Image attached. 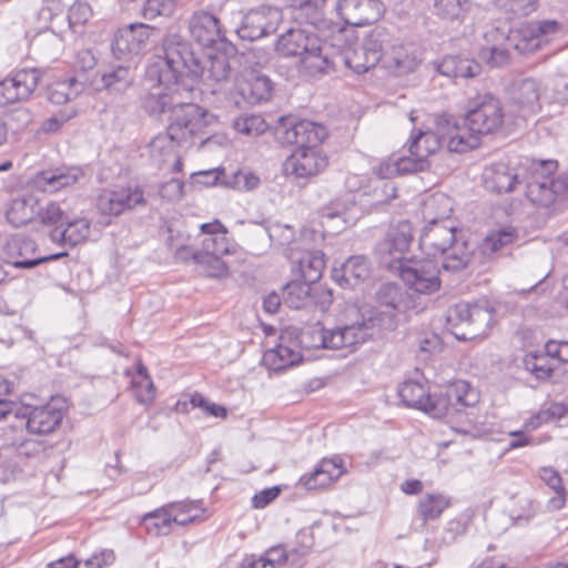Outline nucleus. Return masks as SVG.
<instances>
[{
  "label": "nucleus",
  "mask_w": 568,
  "mask_h": 568,
  "mask_svg": "<svg viewBox=\"0 0 568 568\" xmlns=\"http://www.w3.org/2000/svg\"><path fill=\"white\" fill-rule=\"evenodd\" d=\"M345 57L346 64L356 73L367 72L382 62L385 69L398 77L414 72L422 62L414 45L396 43L393 34L383 27L374 28L363 45Z\"/></svg>",
  "instance_id": "1"
},
{
  "label": "nucleus",
  "mask_w": 568,
  "mask_h": 568,
  "mask_svg": "<svg viewBox=\"0 0 568 568\" xmlns=\"http://www.w3.org/2000/svg\"><path fill=\"white\" fill-rule=\"evenodd\" d=\"M353 36L345 30H337L329 42L323 43L314 33L303 29H290L276 41L275 50L283 57H297V69L301 74L310 78L328 73L334 69V62L329 58L328 44L338 48V57L345 53L353 42Z\"/></svg>",
  "instance_id": "2"
},
{
  "label": "nucleus",
  "mask_w": 568,
  "mask_h": 568,
  "mask_svg": "<svg viewBox=\"0 0 568 568\" xmlns=\"http://www.w3.org/2000/svg\"><path fill=\"white\" fill-rule=\"evenodd\" d=\"M163 58L148 68V77L159 85H173L175 91L191 92L204 73L203 57L179 34H169L163 40Z\"/></svg>",
  "instance_id": "3"
},
{
  "label": "nucleus",
  "mask_w": 568,
  "mask_h": 568,
  "mask_svg": "<svg viewBox=\"0 0 568 568\" xmlns=\"http://www.w3.org/2000/svg\"><path fill=\"white\" fill-rule=\"evenodd\" d=\"M216 126L217 118L213 113L194 103L176 102L166 130L180 146L189 148L199 143L204 149L217 143Z\"/></svg>",
  "instance_id": "4"
},
{
  "label": "nucleus",
  "mask_w": 568,
  "mask_h": 568,
  "mask_svg": "<svg viewBox=\"0 0 568 568\" xmlns=\"http://www.w3.org/2000/svg\"><path fill=\"white\" fill-rule=\"evenodd\" d=\"M392 323L389 316L376 317V315L366 322H356L331 329L325 328L321 323H316L302 333L301 344L308 349L329 348L354 352L358 345L368 339L373 334L372 329L376 325L390 327Z\"/></svg>",
  "instance_id": "5"
},
{
  "label": "nucleus",
  "mask_w": 568,
  "mask_h": 568,
  "mask_svg": "<svg viewBox=\"0 0 568 568\" xmlns=\"http://www.w3.org/2000/svg\"><path fill=\"white\" fill-rule=\"evenodd\" d=\"M456 231L454 221H433L427 222L419 236V246L427 255H445L442 267L449 272L460 271L469 262L468 247L457 239Z\"/></svg>",
  "instance_id": "6"
},
{
  "label": "nucleus",
  "mask_w": 568,
  "mask_h": 568,
  "mask_svg": "<svg viewBox=\"0 0 568 568\" xmlns=\"http://www.w3.org/2000/svg\"><path fill=\"white\" fill-rule=\"evenodd\" d=\"M494 320V311L488 302H462L449 308L447 322L452 327L466 326L463 333L454 332L458 339L467 341L485 337Z\"/></svg>",
  "instance_id": "7"
},
{
  "label": "nucleus",
  "mask_w": 568,
  "mask_h": 568,
  "mask_svg": "<svg viewBox=\"0 0 568 568\" xmlns=\"http://www.w3.org/2000/svg\"><path fill=\"white\" fill-rule=\"evenodd\" d=\"M68 402L63 397H52L39 406H22L16 410V417L26 419L28 433L49 435L55 432L67 415Z\"/></svg>",
  "instance_id": "8"
},
{
  "label": "nucleus",
  "mask_w": 568,
  "mask_h": 568,
  "mask_svg": "<svg viewBox=\"0 0 568 568\" xmlns=\"http://www.w3.org/2000/svg\"><path fill=\"white\" fill-rule=\"evenodd\" d=\"M398 396L405 406L426 413L433 418L446 416L448 400L430 395L427 381L416 373V377L405 379L398 387Z\"/></svg>",
  "instance_id": "9"
},
{
  "label": "nucleus",
  "mask_w": 568,
  "mask_h": 568,
  "mask_svg": "<svg viewBox=\"0 0 568 568\" xmlns=\"http://www.w3.org/2000/svg\"><path fill=\"white\" fill-rule=\"evenodd\" d=\"M389 270L397 272L403 282L419 294L430 295L442 286L439 268L432 260L409 258L398 265L389 264Z\"/></svg>",
  "instance_id": "10"
},
{
  "label": "nucleus",
  "mask_w": 568,
  "mask_h": 568,
  "mask_svg": "<svg viewBox=\"0 0 568 568\" xmlns=\"http://www.w3.org/2000/svg\"><path fill=\"white\" fill-rule=\"evenodd\" d=\"M505 112L501 102L491 94H486L468 110L465 124L478 135L497 132L504 124Z\"/></svg>",
  "instance_id": "11"
},
{
  "label": "nucleus",
  "mask_w": 568,
  "mask_h": 568,
  "mask_svg": "<svg viewBox=\"0 0 568 568\" xmlns=\"http://www.w3.org/2000/svg\"><path fill=\"white\" fill-rule=\"evenodd\" d=\"M144 190L139 185L104 189L97 199V207L103 215L119 216L136 206H144Z\"/></svg>",
  "instance_id": "12"
},
{
  "label": "nucleus",
  "mask_w": 568,
  "mask_h": 568,
  "mask_svg": "<svg viewBox=\"0 0 568 568\" xmlns=\"http://www.w3.org/2000/svg\"><path fill=\"white\" fill-rule=\"evenodd\" d=\"M37 244L32 239L12 236L3 245V254L7 263L18 268H31L43 262L55 261L68 255L67 252H58L50 255H36Z\"/></svg>",
  "instance_id": "13"
},
{
  "label": "nucleus",
  "mask_w": 568,
  "mask_h": 568,
  "mask_svg": "<svg viewBox=\"0 0 568 568\" xmlns=\"http://www.w3.org/2000/svg\"><path fill=\"white\" fill-rule=\"evenodd\" d=\"M565 33V27L557 20L530 21L520 30V40L515 48L520 52L539 50Z\"/></svg>",
  "instance_id": "14"
},
{
  "label": "nucleus",
  "mask_w": 568,
  "mask_h": 568,
  "mask_svg": "<svg viewBox=\"0 0 568 568\" xmlns=\"http://www.w3.org/2000/svg\"><path fill=\"white\" fill-rule=\"evenodd\" d=\"M281 21L282 12L280 9L262 4L243 17L237 33L242 39L253 41L274 32Z\"/></svg>",
  "instance_id": "15"
},
{
  "label": "nucleus",
  "mask_w": 568,
  "mask_h": 568,
  "mask_svg": "<svg viewBox=\"0 0 568 568\" xmlns=\"http://www.w3.org/2000/svg\"><path fill=\"white\" fill-rule=\"evenodd\" d=\"M151 30L144 23H131L114 34L112 54L121 60H130L143 53L148 47Z\"/></svg>",
  "instance_id": "16"
},
{
  "label": "nucleus",
  "mask_w": 568,
  "mask_h": 568,
  "mask_svg": "<svg viewBox=\"0 0 568 568\" xmlns=\"http://www.w3.org/2000/svg\"><path fill=\"white\" fill-rule=\"evenodd\" d=\"M38 69H22L0 81V106L28 100L40 81Z\"/></svg>",
  "instance_id": "17"
},
{
  "label": "nucleus",
  "mask_w": 568,
  "mask_h": 568,
  "mask_svg": "<svg viewBox=\"0 0 568 568\" xmlns=\"http://www.w3.org/2000/svg\"><path fill=\"white\" fill-rule=\"evenodd\" d=\"M413 241V227L408 221H400L387 231L384 240L378 244V252L383 263L389 268V264L398 265L408 261L404 254Z\"/></svg>",
  "instance_id": "18"
},
{
  "label": "nucleus",
  "mask_w": 568,
  "mask_h": 568,
  "mask_svg": "<svg viewBox=\"0 0 568 568\" xmlns=\"http://www.w3.org/2000/svg\"><path fill=\"white\" fill-rule=\"evenodd\" d=\"M327 165V158L321 148H296L283 163L286 175L307 179L318 174Z\"/></svg>",
  "instance_id": "19"
},
{
  "label": "nucleus",
  "mask_w": 568,
  "mask_h": 568,
  "mask_svg": "<svg viewBox=\"0 0 568 568\" xmlns=\"http://www.w3.org/2000/svg\"><path fill=\"white\" fill-rule=\"evenodd\" d=\"M281 140L287 144H295L297 148H320L321 143L327 136L325 126L308 121H288L286 120L278 129Z\"/></svg>",
  "instance_id": "20"
},
{
  "label": "nucleus",
  "mask_w": 568,
  "mask_h": 568,
  "mask_svg": "<svg viewBox=\"0 0 568 568\" xmlns=\"http://www.w3.org/2000/svg\"><path fill=\"white\" fill-rule=\"evenodd\" d=\"M402 291L400 287L393 283L383 284L376 293V300L378 303L377 307L372 308L367 315H363V320L361 322H366L371 320L373 316L384 317L389 316L392 318V326L386 327L382 325H376L374 329H372L373 334L368 337L373 338L381 331H393L396 327V311L400 310L402 303Z\"/></svg>",
  "instance_id": "21"
},
{
  "label": "nucleus",
  "mask_w": 568,
  "mask_h": 568,
  "mask_svg": "<svg viewBox=\"0 0 568 568\" xmlns=\"http://www.w3.org/2000/svg\"><path fill=\"white\" fill-rule=\"evenodd\" d=\"M439 132L449 152L465 153L479 145V135L476 132L470 131L465 123L463 126L458 125L450 118L439 119Z\"/></svg>",
  "instance_id": "22"
},
{
  "label": "nucleus",
  "mask_w": 568,
  "mask_h": 568,
  "mask_svg": "<svg viewBox=\"0 0 568 568\" xmlns=\"http://www.w3.org/2000/svg\"><path fill=\"white\" fill-rule=\"evenodd\" d=\"M83 178V171L77 166L43 170L33 178L34 186L48 193H54L72 186Z\"/></svg>",
  "instance_id": "23"
},
{
  "label": "nucleus",
  "mask_w": 568,
  "mask_h": 568,
  "mask_svg": "<svg viewBox=\"0 0 568 568\" xmlns=\"http://www.w3.org/2000/svg\"><path fill=\"white\" fill-rule=\"evenodd\" d=\"M302 359L296 342H287L286 335L280 336V342L267 349L262 357L263 365L274 372L286 369Z\"/></svg>",
  "instance_id": "24"
},
{
  "label": "nucleus",
  "mask_w": 568,
  "mask_h": 568,
  "mask_svg": "<svg viewBox=\"0 0 568 568\" xmlns=\"http://www.w3.org/2000/svg\"><path fill=\"white\" fill-rule=\"evenodd\" d=\"M383 2H336V11L346 24L362 27L375 22Z\"/></svg>",
  "instance_id": "25"
},
{
  "label": "nucleus",
  "mask_w": 568,
  "mask_h": 568,
  "mask_svg": "<svg viewBox=\"0 0 568 568\" xmlns=\"http://www.w3.org/2000/svg\"><path fill=\"white\" fill-rule=\"evenodd\" d=\"M369 274V263L363 255L351 256L341 266L332 270V278L341 287H354L368 278Z\"/></svg>",
  "instance_id": "26"
},
{
  "label": "nucleus",
  "mask_w": 568,
  "mask_h": 568,
  "mask_svg": "<svg viewBox=\"0 0 568 568\" xmlns=\"http://www.w3.org/2000/svg\"><path fill=\"white\" fill-rule=\"evenodd\" d=\"M344 471L341 457L324 458L310 475L301 477V483L308 490L324 488L337 480Z\"/></svg>",
  "instance_id": "27"
},
{
  "label": "nucleus",
  "mask_w": 568,
  "mask_h": 568,
  "mask_svg": "<svg viewBox=\"0 0 568 568\" xmlns=\"http://www.w3.org/2000/svg\"><path fill=\"white\" fill-rule=\"evenodd\" d=\"M510 99L524 114H534L540 109V84L536 79L526 78L510 88Z\"/></svg>",
  "instance_id": "28"
},
{
  "label": "nucleus",
  "mask_w": 568,
  "mask_h": 568,
  "mask_svg": "<svg viewBox=\"0 0 568 568\" xmlns=\"http://www.w3.org/2000/svg\"><path fill=\"white\" fill-rule=\"evenodd\" d=\"M483 181L488 191L508 193L518 183V174L507 163L497 162L484 169Z\"/></svg>",
  "instance_id": "29"
},
{
  "label": "nucleus",
  "mask_w": 568,
  "mask_h": 568,
  "mask_svg": "<svg viewBox=\"0 0 568 568\" xmlns=\"http://www.w3.org/2000/svg\"><path fill=\"white\" fill-rule=\"evenodd\" d=\"M91 233V221L87 217H77L57 225L50 232V239L54 243L75 246L87 241Z\"/></svg>",
  "instance_id": "30"
},
{
  "label": "nucleus",
  "mask_w": 568,
  "mask_h": 568,
  "mask_svg": "<svg viewBox=\"0 0 568 568\" xmlns=\"http://www.w3.org/2000/svg\"><path fill=\"white\" fill-rule=\"evenodd\" d=\"M190 32L193 39L203 47H212L222 38L219 20L211 13L195 12L190 20Z\"/></svg>",
  "instance_id": "31"
},
{
  "label": "nucleus",
  "mask_w": 568,
  "mask_h": 568,
  "mask_svg": "<svg viewBox=\"0 0 568 568\" xmlns=\"http://www.w3.org/2000/svg\"><path fill=\"white\" fill-rule=\"evenodd\" d=\"M427 162L419 156L392 155L373 168L374 173L381 179H392L397 175L423 171Z\"/></svg>",
  "instance_id": "32"
},
{
  "label": "nucleus",
  "mask_w": 568,
  "mask_h": 568,
  "mask_svg": "<svg viewBox=\"0 0 568 568\" xmlns=\"http://www.w3.org/2000/svg\"><path fill=\"white\" fill-rule=\"evenodd\" d=\"M99 74L98 90H105L109 93H123L134 82V69L128 64L111 65Z\"/></svg>",
  "instance_id": "33"
},
{
  "label": "nucleus",
  "mask_w": 568,
  "mask_h": 568,
  "mask_svg": "<svg viewBox=\"0 0 568 568\" xmlns=\"http://www.w3.org/2000/svg\"><path fill=\"white\" fill-rule=\"evenodd\" d=\"M437 397H444L448 400V412H459L465 407H473L479 402V393L471 385L463 379L455 381L447 386L445 394Z\"/></svg>",
  "instance_id": "34"
},
{
  "label": "nucleus",
  "mask_w": 568,
  "mask_h": 568,
  "mask_svg": "<svg viewBox=\"0 0 568 568\" xmlns=\"http://www.w3.org/2000/svg\"><path fill=\"white\" fill-rule=\"evenodd\" d=\"M235 88L244 100L255 104L268 99L272 83L267 77L251 72L242 80L236 79Z\"/></svg>",
  "instance_id": "35"
},
{
  "label": "nucleus",
  "mask_w": 568,
  "mask_h": 568,
  "mask_svg": "<svg viewBox=\"0 0 568 568\" xmlns=\"http://www.w3.org/2000/svg\"><path fill=\"white\" fill-rule=\"evenodd\" d=\"M38 199L24 195L11 200L6 209V219L13 227H21L37 220Z\"/></svg>",
  "instance_id": "36"
},
{
  "label": "nucleus",
  "mask_w": 568,
  "mask_h": 568,
  "mask_svg": "<svg viewBox=\"0 0 568 568\" xmlns=\"http://www.w3.org/2000/svg\"><path fill=\"white\" fill-rule=\"evenodd\" d=\"M314 546L313 534L308 529H302L296 534L293 545L285 549L282 546L281 565H287L290 568H302L306 564V558Z\"/></svg>",
  "instance_id": "37"
},
{
  "label": "nucleus",
  "mask_w": 568,
  "mask_h": 568,
  "mask_svg": "<svg viewBox=\"0 0 568 568\" xmlns=\"http://www.w3.org/2000/svg\"><path fill=\"white\" fill-rule=\"evenodd\" d=\"M443 138L439 132V120L436 124V131L427 130L412 133V141L409 144V153L414 156L427 162V158L435 153L443 145Z\"/></svg>",
  "instance_id": "38"
},
{
  "label": "nucleus",
  "mask_w": 568,
  "mask_h": 568,
  "mask_svg": "<svg viewBox=\"0 0 568 568\" xmlns=\"http://www.w3.org/2000/svg\"><path fill=\"white\" fill-rule=\"evenodd\" d=\"M440 74L448 78H474L480 73V65L468 58L447 55L437 65Z\"/></svg>",
  "instance_id": "39"
},
{
  "label": "nucleus",
  "mask_w": 568,
  "mask_h": 568,
  "mask_svg": "<svg viewBox=\"0 0 568 568\" xmlns=\"http://www.w3.org/2000/svg\"><path fill=\"white\" fill-rule=\"evenodd\" d=\"M294 267L305 284L317 282L325 267L324 254L321 251L305 252L298 257Z\"/></svg>",
  "instance_id": "40"
},
{
  "label": "nucleus",
  "mask_w": 568,
  "mask_h": 568,
  "mask_svg": "<svg viewBox=\"0 0 568 568\" xmlns=\"http://www.w3.org/2000/svg\"><path fill=\"white\" fill-rule=\"evenodd\" d=\"M204 73L207 80L216 83L227 82L232 75V67L229 57L223 52L207 54L203 59Z\"/></svg>",
  "instance_id": "41"
},
{
  "label": "nucleus",
  "mask_w": 568,
  "mask_h": 568,
  "mask_svg": "<svg viewBox=\"0 0 568 568\" xmlns=\"http://www.w3.org/2000/svg\"><path fill=\"white\" fill-rule=\"evenodd\" d=\"M175 525L185 526L200 519L205 508L201 500H181L166 504Z\"/></svg>",
  "instance_id": "42"
},
{
  "label": "nucleus",
  "mask_w": 568,
  "mask_h": 568,
  "mask_svg": "<svg viewBox=\"0 0 568 568\" xmlns=\"http://www.w3.org/2000/svg\"><path fill=\"white\" fill-rule=\"evenodd\" d=\"M180 144L173 139L170 132L160 133L149 143V153L153 162L159 166L171 161L178 153L176 148Z\"/></svg>",
  "instance_id": "43"
},
{
  "label": "nucleus",
  "mask_w": 568,
  "mask_h": 568,
  "mask_svg": "<svg viewBox=\"0 0 568 568\" xmlns=\"http://www.w3.org/2000/svg\"><path fill=\"white\" fill-rule=\"evenodd\" d=\"M453 201L444 193H435L427 197L424 202V219L427 222L433 221H452Z\"/></svg>",
  "instance_id": "44"
},
{
  "label": "nucleus",
  "mask_w": 568,
  "mask_h": 568,
  "mask_svg": "<svg viewBox=\"0 0 568 568\" xmlns=\"http://www.w3.org/2000/svg\"><path fill=\"white\" fill-rule=\"evenodd\" d=\"M142 521L148 532L154 536L169 535L175 525L166 505L145 514Z\"/></svg>",
  "instance_id": "45"
},
{
  "label": "nucleus",
  "mask_w": 568,
  "mask_h": 568,
  "mask_svg": "<svg viewBox=\"0 0 568 568\" xmlns=\"http://www.w3.org/2000/svg\"><path fill=\"white\" fill-rule=\"evenodd\" d=\"M540 479L555 491V496L548 500L550 510H559L566 504V489L560 474L552 467H541L538 471Z\"/></svg>",
  "instance_id": "46"
},
{
  "label": "nucleus",
  "mask_w": 568,
  "mask_h": 568,
  "mask_svg": "<svg viewBox=\"0 0 568 568\" xmlns=\"http://www.w3.org/2000/svg\"><path fill=\"white\" fill-rule=\"evenodd\" d=\"M519 239L518 231L514 226H504L491 231L483 242V251L494 254L504 251Z\"/></svg>",
  "instance_id": "47"
},
{
  "label": "nucleus",
  "mask_w": 568,
  "mask_h": 568,
  "mask_svg": "<svg viewBox=\"0 0 568 568\" xmlns=\"http://www.w3.org/2000/svg\"><path fill=\"white\" fill-rule=\"evenodd\" d=\"M164 88L168 92H152L145 97L143 105L150 114L162 113L168 109L172 110L176 102H180L176 98L181 97L184 91H175L176 88L173 85Z\"/></svg>",
  "instance_id": "48"
},
{
  "label": "nucleus",
  "mask_w": 568,
  "mask_h": 568,
  "mask_svg": "<svg viewBox=\"0 0 568 568\" xmlns=\"http://www.w3.org/2000/svg\"><path fill=\"white\" fill-rule=\"evenodd\" d=\"M450 505L447 496L442 494H426L417 505V513L424 521L435 520Z\"/></svg>",
  "instance_id": "49"
},
{
  "label": "nucleus",
  "mask_w": 568,
  "mask_h": 568,
  "mask_svg": "<svg viewBox=\"0 0 568 568\" xmlns=\"http://www.w3.org/2000/svg\"><path fill=\"white\" fill-rule=\"evenodd\" d=\"M222 255L197 252L194 254V263L200 273L209 277H224L229 273V266L222 260Z\"/></svg>",
  "instance_id": "50"
},
{
  "label": "nucleus",
  "mask_w": 568,
  "mask_h": 568,
  "mask_svg": "<svg viewBox=\"0 0 568 568\" xmlns=\"http://www.w3.org/2000/svg\"><path fill=\"white\" fill-rule=\"evenodd\" d=\"M135 397L141 404H150L155 398L154 384L142 364L138 366V374L132 378Z\"/></svg>",
  "instance_id": "51"
},
{
  "label": "nucleus",
  "mask_w": 568,
  "mask_h": 568,
  "mask_svg": "<svg viewBox=\"0 0 568 568\" xmlns=\"http://www.w3.org/2000/svg\"><path fill=\"white\" fill-rule=\"evenodd\" d=\"M282 556H284L282 546H274L265 550L258 557L254 555L245 557L240 568H281Z\"/></svg>",
  "instance_id": "52"
},
{
  "label": "nucleus",
  "mask_w": 568,
  "mask_h": 568,
  "mask_svg": "<svg viewBox=\"0 0 568 568\" xmlns=\"http://www.w3.org/2000/svg\"><path fill=\"white\" fill-rule=\"evenodd\" d=\"M526 194L527 197L537 205L548 207L554 204L549 176L541 179L534 178L527 184Z\"/></svg>",
  "instance_id": "53"
},
{
  "label": "nucleus",
  "mask_w": 568,
  "mask_h": 568,
  "mask_svg": "<svg viewBox=\"0 0 568 568\" xmlns=\"http://www.w3.org/2000/svg\"><path fill=\"white\" fill-rule=\"evenodd\" d=\"M222 183L236 191L250 192L260 186L261 179L250 170H237L231 176H226Z\"/></svg>",
  "instance_id": "54"
},
{
  "label": "nucleus",
  "mask_w": 568,
  "mask_h": 568,
  "mask_svg": "<svg viewBox=\"0 0 568 568\" xmlns=\"http://www.w3.org/2000/svg\"><path fill=\"white\" fill-rule=\"evenodd\" d=\"M233 129L247 136H257L267 129V123L260 114H243L233 121Z\"/></svg>",
  "instance_id": "55"
},
{
  "label": "nucleus",
  "mask_w": 568,
  "mask_h": 568,
  "mask_svg": "<svg viewBox=\"0 0 568 568\" xmlns=\"http://www.w3.org/2000/svg\"><path fill=\"white\" fill-rule=\"evenodd\" d=\"M550 355L529 353L524 358V366L527 372L532 374L537 379H546L550 377L554 367L549 359Z\"/></svg>",
  "instance_id": "56"
},
{
  "label": "nucleus",
  "mask_w": 568,
  "mask_h": 568,
  "mask_svg": "<svg viewBox=\"0 0 568 568\" xmlns=\"http://www.w3.org/2000/svg\"><path fill=\"white\" fill-rule=\"evenodd\" d=\"M77 80L73 77L65 78L51 84L48 92V98L52 103L62 104L77 95L78 90L74 89Z\"/></svg>",
  "instance_id": "57"
},
{
  "label": "nucleus",
  "mask_w": 568,
  "mask_h": 568,
  "mask_svg": "<svg viewBox=\"0 0 568 568\" xmlns=\"http://www.w3.org/2000/svg\"><path fill=\"white\" fill-rule=\"evenodd\" d=\"M38 222L44 225H57L63 222L64 213L60 205L52 201H41L38 199L37 210Z\"/></svg>",
  "instance_id": "58"
},
{
  "label": "nucleus",
  "mask_w": 568,
  "mask_h": 568,
  "mask_svg": "<svg viewBox=\"0 0 568 568\" xmlns=\"http://www.w3.org/2000/svg\"><path fill=\"white\" fill-rule=\"evenodd\" d=\"M136 9L145 20L158 17H171L174 12V2H138Z\"/></svg>",
  "instance_id": "59"
},
{
  "label": "nucleus",
  "mask_w": 568,
  "mask_h": 568,
  "mask_svg": "<svg viewBox=\"0 0 568 568\" xmlns=\"http://www.w3.org/2000/svg\"><path fill=\"white\" fill-rule=\"evenodd\" d=\"M199 252L224 256L234 253V250L226 234H220L219 236L205 237Z\"/></svg>",
  "instance_id": "60"
},
{
  "label": "nucleus",
  "mask_w": 568,
  "mask_h": 568,
  "mask_svg": "<svg viewBox=\"0 0 568 568\" xmlns=\"http://www.w3.org/2000/svg\"><path fill=\"white\" fill-rule=\"evenodd\" d=\"M511 439L508 443V449H517L527 446H536L542 442H547L549 437L535 438L534 436L526 433L524 429L511 430L508 433Z\"/></svg>",
  "instance_id": "61"
},
{
  "label": "nucleus",
  "mask_w": 568,
  "mask_h": 568,
  "mask_svg": "<svg viewBox=\"0 0 568 568\" xmlns=\"http://www.w3.org/2000/svg\"><path fill=\"white\" fill-rule=\"evenodd\" d=\"M479 55L486 60L490 67L505 65L509 60L508 50L495 45L490 48H481Z\"/></svg>",
  "instance_id": "62"
},
{
  "label": "nucleus",
  "mask_w": 568,
  "mask_h": 568,
  "mask_svg": "<svg viewBox=\"0 0 568 568\" xmlns=\"http://www.w3.org/2000/svg\"><path fill=\"white\" fill-rule=\"evenodd\" d=\"M92 17V9L89 2H73L68 12L71 26L83 24Z\"/></svg>",
  "instance_id": "63"
},
{
  "label": "nucleus",
  "mask_w": 568,
  "mask_h": 568,
  "mask_svg": "<svg viewBox=\"0 0 568 568\" xmlns=\"http://www.w3.org/2000/svg\"><path fill=\"white\" fill-rule=\"evenodd\" d=\"M184 183L179 179H171L170 181L163 183L159 189V194L162 199H165L170 202H175L182 199L183 196Z\"/></svg>",
  "instance_id": "64"
}]
</instances>
